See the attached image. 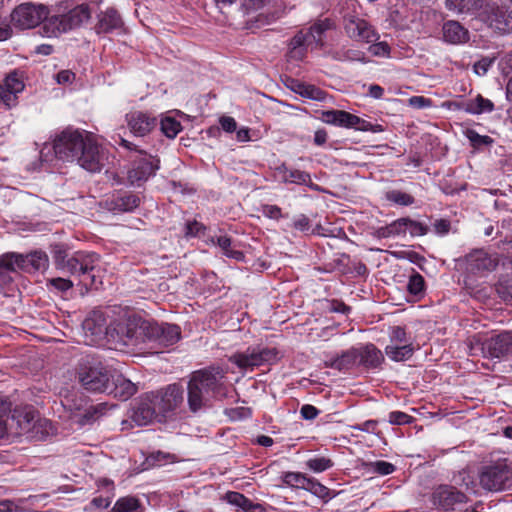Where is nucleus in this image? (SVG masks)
<instances>
[{
  "instance_id": "nucleus-49",
  "label": "nucleus",
  "mask_w": 512,
  "mask_h": 512,
  "mask_svg": "<svg viewBox=\"0 0 512 512\" xmlns=\"http://www.w3.org/2000/svg\"><path fill=\"white\" fill-rule=\"evenodd\" d=\"M389 338H390L389 345H400V344L412 343L410 337L407 336L405 329L400 326H394L390 329Z\"/></svg>"
},
{
  "instance_id": "nucleus-52",
  "label": "nucleus",
  "mask_w": 512,
  "mask_h": 512,
  "mask_svg": "<svg viewBox=\"0 0 512 512\" xmlns=\"http://www.w3.org/2000/svg\"><path fill=\"white\" fill-rule=\"evenodd\" d=\"M403 220L405 222V233L408 231L411 236H423L427 234L428 227L423 223L410 218H403Z\"/></svg>"
},
{
  "instance_id": "nucleus-48",
  "label": "nucleus",
  "mask_w": 512,
  "mask_h": 512,
  "mask_svg": "<svg viewBox=\"0 0 512 512\" xmlns=\"http://www.w3.org/2000/svg\"><path fill=\"white\" fill-rule=\"evenodd\" d=\"M455 483L465 487V489L473 494L477 493V483L474 477L468 471H462L454 479Z\"/></svg>"
},
{
  "instance_id": "nucleus-27",
  "label": "nucleus",
  "mask_w": 512,
  "mask_h": 512,
  "mask_svg": "<svg viewBox=\"0 0 512 512\" xmlns=\"http://www.w3.org/2000/svg\"><path fill=\"white\" fill-rule=\"evenodd\" d=\"M359 351L357 348H351L341 355L331 358L326 361V365L328 367L338 369V370H347L358 364Z\"/></svg>"
},
{
  "instance_id": "nucleus-40",
  "label": "nucleus",
  "mask_w": 512,
  "mask_h": 512,
  "mask_svg": "<svg viewBox=\"0 0 512 512\" xmlns=\"http://www.w3.org/2000/svg\"><path fill=\"white\" fill-rule=\"evenodd\" d=\"M112 512H141V505L139 500L135 497H122L116 501Z\"/></svg>"
},
{
  "instance_id": "nucleus-10",
  "label": "nucleus",
  "mask_w": 512,
  "mask_h": 512,
  "mask_svg": "<svg viewBox=\"0 0 512 512\" xmlns=\"http://www.w3.org/2000/svg\"><path fill=\"white\" fill-rule=\"evenodd\" d=\"M48 15L49 9L44 4L22 3L11 13V23L21 30L32 29L42 23Z\"/></svg>"
},
{
  "instance_id": "nucleus-3",
  "label": "nucleus",
  "mask_w": 512,
  "mask_h": 512,
  "mask_svg": "<svg viewBox=\"0 0 512 512\" xmlns=\"http://www.w3.org/2000/svg\"><path fill=\"white\" fill-rule=\"evenodd\" d=\"M225 372L221 368L198 370L192 373L187 386L190 411L196 413L206 407L211 397L223 396Z\"/></svg>"
},
{
  "instance_id": "nucleus-55",
  "label": "nucleus",
  "mask_w": 512,
  "mask_h": 512,
  "mask_svg": "<svg viewBox=\"0 0 512 512\" xmlns=\"http://www.w3.org/2000/svg\"><path fill=\"white\" fill-rule=\"evenodd\" d=\"M373 44L369 47V52L373 56L377 57H388L390 54V47L386 42H372Z\"/></svg>"
},
{
  "instance_id": "nucleus-15",
  "label": "nucleus",
  "mask_w": 512,
  "mask_h": 512,
  "mask_svg": "<svg viewBox=\"0 0 512 512\" xmlns=\"http://www.w3.org/2000/svg\"><path fill=\"white\" fill-rule=\"evenodd\" d=\"M466 263L469 272L477 275H485L495 270L499 263V258L496 254H490L479 249L466 256Z\"/></svg>"
},
{
  "instance_id": "nucleus-24",
  "label": "nucleus",
  "mask_w": 512,
  "mask_h": 512,
  "mask_svg": "<svg viewBox=\"0 0 512 512\" xmlns=\"http://www.w3.org/2000/svg\"><path fill=\"white\" fill-rule=\"evenodd\" d=\"M442 33L444 41L450 44H462L469 39L468 30L454 20L443 24Z\"/></svg>"
},
{
  "instance_id": "nucleus-37",
  "label": "nucleus",
  "mask_w": 512,
  "mask_h": 512,
  "mask_svg": "<svg viewBox=\"0 0 512 512\" xmlns=\"http://www.w3.org/2000/svg\"><path fill=\"white\" fill-rule=\"evenodd\" d=\"M53 432L54 428L51 421L45 418H40L37 415L34 423V429L29 438L34 440H43L50 434H53Z\"/></svg>"
},
{
  "instance_id": "nucleus-42",
  "label": "nucleus",
  "mask_w": 512,
  "mask_h": 512,
  "mask_svg": "<svg viewBox=\"0 0 512 512\" xmlns=\"http://www.w3.org/2000/svg\"><path fill=\"white\" fill-rule=\"evenodd\" d=\"M333 58L338 61H357L366 63V55L363 51L357 49H340L333 53Z\"/></svg>"
},
{
  "instance_id": "nucleus-47",
  "label": "nucleus",
  "mask_w": 512,
  "mask_h": 512,
  "mask_svg": "<svg viewBox=\"0 0 512 512\" xmlns=\"http://www.w3.org/2000/svg\"><path fill=\"white\" fill-rule=\"evenodd\" d=\"M308 478L299 472H287L283 476V481L289 486L305 489Z\"/></svg>"
},
{
  "instance_id": "nucleus-18",
  "label": "nucleus",
  "mask_w": 512,
  "mask_h": 512,
  "mask_svg": "<svg viewBox=\"0 0 512 512\" xmlns=\"http://www.w3.org/2000/svg\"><path fill=\"white\" fill-rule=\"evenodd\" d=\"M126 122L130 132L137 137L149 134L157 125L156 117L143 111H131L126 114Z\"/></svg>"
},
{
  "instance_id": "nucleus-45",
  "label": "nucleus",
  "mask_w": 512,
  "mask_h": 512,
  "mask_svg": "<svg viewBox=\"0 0 512 512\" xmlns=\"http://www.w3.org/2000/svg\"><path fill=\"white\" fill-rule=\"evenodd\" d=\"M465 136L470 141L474 148H482L484 146H490L494 140L488 135H480L473 129H468L465 132Z\"/></svg>"
},
{
  "instance_id": "nucleus-12",
  "label": "nucleus",
  "mask_w": 512,
  "mask_h": 512,
  "mask_svg": "<svg viewBox=\"0 0 512 512\" xmlns=\"http://www.w3.org/2000/svg\"><path fill=\"white\" fill-rule=\"evenodd\" d=\"M278 359L276 348L249 347L244 352H237L230 356L229 361L240 369H253L264 364L274 363Z\"/></svg>"
},
{
  "instance_id": "nucleus-28",
  "label": "nucleus",
  "mask_w": 512,
  "mask_h": 512,
  "mask_svg": "<svg viewBox=\"0 0 512 512\" xmlns=\"http://www.w3.org/2000/svg\"><path fill=\"white\" fill-rule=\"evenodd\" d=\"M121 17L114 9H108L99 15L96 30L98 33H109L121 28Z\"/></svg>"
},
{
  "instance_id": "nucleus-43",
  "label": "nucleus",
  "mask_w": 512,
  "mask_h": 512,
  "mask_svg": "<svg viewBox=\"0 0 512 512\" xmlns=\"http://www.w3.org/2000/svg\"><path fill=\"white\" fill-rule=\"evenodd\" d=\"M160 128L163 134L168 138H175L181 131L182 126L179 121L171 116H165L160 121Z\"/></svg>"
},
{
  "instance_id": "nucleus-32",
  "label": "nucleus",
  "mask_w": 512,
  "mask_h": 512,
  "mask_svg": "<svg viewBox=\"0 0 512 512\" xmlns=\"http://www.w3.org/2000/svg\"><path fill=\"white\" fill-rule=\"evenodd\" d=\"M385 353L388 358L395 362L406 361L410 359L414 353V347L412 343L400 344V345H387Z\"/></svg>"
},
{
  "instance_id": "nucleus-33",
  "label": "nucleus",
  "mask_w": 512,
  "mask_h": 512,
  "mask_svg": "<svg viewBox=\"0 0 512 512\" xmlns=\"http://www.w3.org/2000/svg\"><path fill=\"white\" fill-rule=\"evenodd\" d=\"M24 271H40L48 267V256L45 252L35 251L24 256Z\"/></svg>"
},
{
  "instance_id": "nucleus-4",
  "label": "nucleus",
  "mask_w": 512,
  "mask_h": 512,
  "mask_svg": "<svg viewBox=\"0 0 512 512\" xmlns=\"http://www.w3.org/2000/svg\"><path fill=\"white\" fill-rule=\"evenodd\" d=\"M473 6L479 10L480 19L490 28L503 34L512 32V0H473Z\"/></svg>"
},
{
  "instance_id": "nucleus-51",
  "label": "nucleus",
  "mask_w": 512,
  "mask_h": 512,
  "mask_svg": "<svg viewBox=\"0 0 512 512\" xmlns=\"http://www.w3.org/2000/svg\"><path fill=\"white\" fill-rule=\"evenodd\" d=\"M387 199L401 206H409L414 203V198L410 194L399 190H392L388 192Z\"/></svg>"
},
{
  "instance_id": "nucleus-56",
  "label": "nucleus",
  "mask_w": 512,
  "mask_h": 512,
  "mask_svg": "<svg viewBox=\"0 0 512 512\" xmlns=\"http://www.w3.org/2000/svg\"><path fill=\"white\" fill-rule=\"evenodd\" d=\"M412 417L401 411L389 413L388 421L393 425H403L411 422Z\"/></svg>"
},
{
  "instance_id": "nucleus-64",
  "label": "nucleus",
  "mask_w": 512,
  "mask_h": 512,
  "mask_svg": "<svg viewBox=\"0 0 512 512\" xmlns=\"http://www.w3.org/2000/svg\"><path fill=\"white\" fill-rule=\"evenodd\" d=\"M219 122L221 128L228 133L234 132L237 128V123L235 119L230 116H222Z\"/></svg>"
},
{
  "instance_id": "nucleus-58",
  "label": "nucleus",
  "mask_w": 512,
  "mask_h": 512,
  "mask_svg": "<svg viewBox=\"0 0 512 512\" xmlns=\"http://www.w3.org/2000/svg\"><path fill=\"white\" fill-rule=\"evenodd\" d=\"M411 107L416 109H424L432 106V100L424 96H412L408 99Z\"/></svg>"
},
{
  "instance_id": "nucleus-7",
  "label": "nucleus",
  "mask_w": 512,
  "mask_h": 512,
  "mask_svg": "<svg viewBox=\"0 0 512 512\" xmlns=\"http://www.w3.org/2000/svg\"><path fill=\"white\" fill-rule=\"evenodd\" d=\"M331 22L328 19L319 20L308 29L300 30L289 43V57L295 60H302L309 47L322 46V36L330 29Z\"/></svg>"
},
{
  "instance_id": "nucleus-25",
  "label": "nucleus",
  "mask_w": 512,
  "mask_h": 512,
  "mask_svg": "<svg viewBox=\"0 0 512 512\" xmlns=\"http://www.w3.org/2000/svg\"><path fill=\"white\" fill-rule=\"evenodd\" d=\"M359 351L358 364L374 369L384 361L382 352L373 344H366L357 348Z\"/></svg>"
},
{
  "instance_id": "nucleus-35",
  "label": "nucleus",
  "mask_w": 512,
  "mask_h": 512,
  "mask_svg": "<svg viewBox=\"0 0 512 512\" xmlns=\"http://www.w3.org/2000/svg\"><path fill=\"white\" fill-rule=\"evenodd\" d=\"M494 110V104L490 99L484 98L478 94L474 98H469V114L480 115L490 113Z\"/></svg>"
},
{
  "instance_id": "nucleus-39",
  "label": "nucleus",
  "mask_w": 512,
  "mask_h": 512,
  "mask_svg": "<svg viewBox=\"0 0 512 512\" xmlns=\"http://www.w3.org/2000/svg\"><path fill=\"white\" fill-rule=\"evenodd\" d=\"M11 405L7 400L0 399V439L6 436H11L10 433V419L9 412Z\"/></svg>"
},
{
  "instance_id": "nucleus-1",
  "label": "nucleus",
  "mask_w": 512,
  "mask_h": 512,
  "mask_svg": "<svg viewBox=\"0 0 512 512\" xmlns=\"http://www.w3.org/2000/svg\"><path fill=\"white\" fill-rule=\"evenodd\" d=\"M106 335L116 345L142 349L147 344H151V348L171 346L179 341L181 330L175 324L156 323L129 315L110 323Z\"/></svg>"
},
{
  "instance_id": "nucleus-63",
  "label": "nucleus",
  "mask_w": 512,
  "mask_h": 512,
  "mask_svg": "<svg viewBox=\"0 0 512 512\" xmlns=\"http://www.w3.org/2000/svg\"><path fill=\"white\" fill-rule=\"evenodd\" d=\"M492 60L488 58H484L474 64V72L479 75L483 76L487 73L488 69L492 65Z\"/></svg>"
},
{
  "instance_id": "nucleus-8",
  "label": "nucleus",
  "mask_w": 512,
  "mask_h": 512,
  "mask_svg": "<svg viewBox=\"0 0 512 512\" xmlns=\"http://www.w3.org/2000/svg\"><path fill=\"white\" fill-rule=\"evenodd\" d=\"M479 485L487 491L512 488V462L498 461L484 466L478 474Z\"/></svg>"
},
{
  "instance_id": "nucleus-11",
  "label": "nucleus",
  "mask_w": 512,
  "mask_h": 512,
  "mask_svg": "<svg viewBox=\"0 0 512 512\" xmlns=\"http://www.w3.org/2000/svg\"><path fill=\"white\" fill-rule=\"evenodd\" d=\"M148 394L159 415V422L169 417L183 402V389L178 384Z\"/></svg>"
},
{
  "instance_id": "nucleus-62",
  "label": "nucleus",
  "mask_w": 512,
  "mask_h": 512,
  "mask_svg": "<svg viewBox=\"0 0 512 512\" xmlns=\"http://www.w3.org/2000/svg\"><path fill=\"white\" fill-rule=\"evenodd\" d=\"M300 414L306 420H313L318 416L319 410L313 405L306 404L301 407Z\"/></svg>"
},
{
  "instance_id": "nucleus-53",
  "label": "nucleus",
  "mask_w": 512,
  "mask_h": 512,
  "mask_svg": "<svg viewBox=\"0 0 512 512\" xmlns=\"http://www.w3.org/2000/svg\"><path fill=\"white\" fill-rule=\"evenodd\" d=\"M319 498H325L329 494V490L326 486L322 485L313 478H308L305 489Z\"/></svg>"
},
{
  "instance_id": "nucleus-46",
  "label": "nucleus",
  "mask_w": 512,
  "mask_h": 512,
  "mask_svg": "<svg viewBox=\"0 0 512 512\" xmlns=\"http://www.w3.org/2000/svg\"><path fill=\"white\" fill-rule=\"evenodd\" d=\"M367 470L370 473H375L381 476L392 474L395 471V466L387 461L378 460L367 464Z\"/></svg>"
},
{
  "instance_id": "nucleus-9",
  "label": "nucleus",
  "mask_w": 512,
  "mask_h": 512,
  "mask_svg": "<svg viewBox=\"0 0 512 512\" xmlns=\"http://www.w3.org/2000/svg\"><path fill=\"white\" fill-rule=\"evenodd\" d=\"M78 378L86 390L106 392L109 389V370L99 361L87 360L81 363Z\"/></svg>"
},
{
  "instance_id": "nucleus-16",
  "label": "nucleus",
  "mask_w": 512,
  "mask_h": 512,
  "mask_svg": "<svg viewBox=\"0 0 512 512\" xmlns=\"http://www.w3.org/2000/svg\"><path fill=\"white\" fill-rule=\"evenodd\" d=\"M25 88L24 81L18 72L13 71L0 84V105L10 109L17 104L18 94Z\"/></svg>"
},
{
  "instance_id": "nucleus-21",
  "label": "nucleus",
  "mask_w": 512,
  "mask_h": 512,
  "mask_svg": "<svg viewBox=\"0 0 512 512\" xmlns=\"http://www.w3.org/2000/svg\"><path fill=\"white\" fill-rule=\"evenodd\" d=\"M336 126L347 129H356L362 132L373 133H379L384 130L383 126L380 124H372L358 117L357 115L351 114L344 110L338 111Z\"/></svg>"
},
{
  "instance_id": "nucleus-34",
  "label": "nucleus",
  "mask_w": 512,
  "mask_h": 512,
  "mask_svg": "<svg viewBox=\"0 0 512 512\" xmlns=\"http://www.w3.org/2000/svg\"><path fill=\"white\" fill-rule=\"evenodd\" d=\"M375 235L379 238H390L405 235V222L403 218H399L386 226L379 227L376 229Z\"/></svg>"
},
{
  "instance_id": "nucleus-19",
  "label": "nucleus",
  "mask_w": 512,
  "mask_h": 512,
  "mask_svg": "<svg viewBox=\"0 0 512 512\" xmlns=\"http://www.w3.org/2000/svg\"><path fill=\"white\" fill-rule=\"evenodd\" d=\"M130 417L138 426L148 425L155 420L159 422V415L148 393L139 398Z\"/></svg>"
},
{
  "instance_id": "nucleus-26",
  "label": "nucleus",
  "mask_w": 512,
  "mask_h": 512,
  "mask_svg": "<svg viewBox=\"0 0 512 512\" xmlns=\"http://www.w3.org/2000/svg\"><path fill=\"white\" fill-rule=\"evenodd\" d=\"M68 30L69 23L64 15L47 16L43 21L42 35L45 37H57Z\"/></svg>"
},
{
  "instance_id": "nucleus-30",
  "label": "nucleus",
  "mask_w": 512,
  "mask_h": 512,
  "mask_svg": "<svg viewBox=\"0 0 512 512\" xmlns=\"http://www.w3.org/2000/svg\"><path fill=\"white\" fill-rule=\"evenodd\" d=\"M140 204V198L134 194H119L110 202V209L114 212H131Z\"/></svg>"
},
{
  "instance_id": "nucleus-13",
  "label": "nucleus",
  "mask_w": 512,
  "mask_h": 512,
  "mask_svg": "<svg viewBox=\"0 0 512 512\" xmlns=\"http://www.w3.org/2000/svg\"><path fill=\"white\" fill-rule=\"evenodd\" d=\"M243 8L247 14L257 13L255 19L271 23L280 19L285 13L281 0H244Z\"/></svg>"
},
{
  "instance_id": "nucleus-6",
  "label": "nucleus",
  "mask_w": 512,
  "mask_h": 512,
  "mask_svg": "<svg viewBox=\"0 0 512 512\" xmlns=\"http://www.w3.org/2000/svg\"><path fill=\"white\" fill-rule=\"evenodd\" d=\"M470 354L486 358H501L512 354V332H502L483 339L474 335L469 340Z\"/></svg>"
},
{
  "instance_id": "nucleus-2",
  "label": "nucleus",
  "mask_w": 512,
  "mask_h": 512,
  "mask_svg": "<svg viewBox=\"0 0 512 512\" xmlns=\"http://www.w3.org/2000/svg\"><path fill=\"white\" fill-rule=\"evenodd\" d=\"M53 149L55 157L67 162L76 161L79 166L89 172H100L104 167L105 157L100 151L94 137L86 132L77 129L67 128L57 134L52 144L45 145L41 150V157L45 156L44 151Z\"/></svg>"
},
{
  "instance_id": "nucleus-44",
  "label": "nucleus",
  "mask_w": 512,
  "mask_h": 512,
  "mask_svg": "<svg viewBox=\"0 0 512 512\" xmlns=\"http://www.w3.org/2000/svg\"><path fill=\"white\" fill-rule=\"evenodd\" d=\"M306 466L316 473L324 472L333 466V461L324 456H317L307 460Z\"/></svg>"
},
{
  "instance_id": "nucleus-17",
  "label": "nucleus",
  "mask_w": 512,
  "mask_h": 512,
  "mask_svg": "<svg viewBox=\"0 0 512 512\" xmlns=\"http://www.w3.org/2000/svg\"><path fill=\"white\" fill-rule=\"evenodd\" d=\"M37 415L38 414L31 407L15 410L10 419L11 436L26 435L27 438H29L34 429Z\"/></svg>"
},
{
  "instance_id": "nucleus-36",
  "label": "nucleus",
  "mask_w": 512,
  "mask_h": 512,
  "mask_svg": "<svg viewBox=\"0 0 512 512\" xmlns=\"http://www.w3.org/2000/svg\"><path fill=\"white\" fill-rule=\"evenodd\" d=\"M292 89L294 92L304 98L311 100L322 101L324 99V92L314 85L305 84L302 82H294Z\"/></svg>"
},
{
  "instance_id": "nucleus-50",
  "label": "nucleus",
  "mask_w": 512,
  "mask_h": 512,
  "mask_svg": "<svg viewBox=\"0 0 512 512\" xmlns=\"http://www.w3.org/2000/svg\"><path fill=\"white\" fill-rule=\"evenodd\" d=\"M425 287L424 278L419 273H414L410 276L407 290L410 294L419 296L423 294Z\"/></svg>"
},
{
  "instance_id": "nucleus-54",
  "label": "nucleus",
  "mask_w": 512,
  "mask_h": 512,
  "mask_svg": "<svg viewBox=\"0 0 512 512\" xmlns=\"http://www.w3.org/2000/svg\"><path fill=\"white\" fill-rule=\"evenodd\" d=\"M470 2V0H446L445 7L449 11L463 13L469 9Z\"/></svg>"
},
{
  "instance_id": "nucleus-5",
  "label": "nucleus",
  "mask_w": 512,
  "mask_h": 512,
  "mask_svg": "<svg viewBox=\"0 0 512 512\" xmlns=\"http://www.w3.org/2000/svg\"><path fill=\"white\" fill-rule=\"evenodd\" d=\"M99 262V256L96 253L78 251L71 256L56 257V267L64 273L74 277H85L92 272ZM79 284H83L86 289L95 285V276L90 277V281L80 279Z\"/></svg>"
},
{
  "instance_id": "nucleus-41",
  "label": "nucleus",
  "mask_w": 512,
  "mask_h": 512,
  "mask_svg": "<svg viewBox=\"0 0 512 512\" xmlns=\"http://www.w3.org/2000/svg\"><path fill=\"white\" fill-rule=\"evenodd\" d=\"M213 243H215L214 238L211 239ZM216 244L220 247L223 254L229 258H233L237 261L244 259V254L232 248L231 239L227 236H218L216 238Z\"/></svg>"
},
{
  "instance_id": "nucleus-31",
  "label": "nucleus",
  "mask_w": 512,
  "mask_h": 512,
  "mask_svg": "<svg viewBox=\"0 0 512 512\" xmlns=\"http://www.w3.org/2000/svg\"><path fill=\"white\" fill-rule=\"evenodd\" d=\"M65 16L70 30L86 23L91 17V10L87 4H81L71 9Z\"/></svg>"
},
{
  "instance_id": "nucleus-61",
  "label": "nucleus",
  "mask_w": 512,
  "mask_h": 512,
  "mask_svg": "<svg viewBox=\"0 0 512 512\" xmlns=\"http://www.w3.org/2000/svg\"><path fill=\"white\" fill-rule=\"evenodd\" d=\"M339 110H326L320 114V120L326 124L336 126Z\"/></svg>"
},
{
  "instance_id": "nucleus-23",
  "label": "nucleus",
  "mask_w": 512,
  "mask_h": 512,
  "mask_svg": "<svg viewBox=\"0 0 512 512\" xmlns=\"http://www.w3.org/2000/svg\"><path fill=\"white\" fill-rule=\"evenodd\" d=\"M275 175L283 183H293L305 186L313 185L309 173L298 169H289L285 164H282L275 169Z\"/></svg>"
},
{
  "instance_id": "nucleus-57",
  "label": "nucleus",
  "mask_w": 512,
  "mask_h": 512,
  "mask_svg": "<svg viewBox=\"0 0 512 512\" xmlns=\"http://www.w3.org/2000/svg\"><path fill=\"white\" fill-rule=\"evenodd\" d=\"M49 285L58 291L65 292L73 287V282L69 279L57 277L49 279Z\"/></svg>"
},
{
  "instance_id": "nucleus-14",
  "label": "nucleus",
  "mask_w": 512,
  "mask_h": 512,
  "mask_svg": "<svg viewBox=\"0 0 512 512\" xmlns=\"http://www.w3.org/2000/svg\"><path fill=\"white\" fill-rule=\"evenodd\" d=\"M140 158L134 161L128 171V180L132 185L140 186L147 181L159 168V160L152 155L139 151Z\"/></svg>"
},
{
  "instance_id": "nucleus-59",
  "label": "nucleus",
  "mask_w": 512,
  "mask_h": 512,
  "mask_svg": "<svg viewBox=\"0 0 512 512\" xmlns=\"http://www.w3.org/2000/svg\"><path fill=\"white\" fill-rule=\"evenodd\" d=\"M55 80L60 85H70L75 80V73L71 70H61L56 74Z\"/></svg>"
},
{
  "instance_id": "nucleus-38",
  "label": "nucleus",
  "mask_w": 512,
  "mask_h": 512,
  "mask_svg": "<svg viewBox=\"0 0 512 512\" xmlns=\"http://www.w3.org/2000/svg\"><path fill=\"white\" fill-rule=\"evenodd\" d=\"M24 266V255L22 254L8 253L0 257V267L6 270H24Z\"/></svg>"
},
{
  "instance_id": "nucleus-20",
  "label": "nucleus",
  "mask_w": 512,
  "mask_h": 512,
  "mask_svg": "<svg viewBox=\"0 0 512 512\" xmlns=\"http://www.w3.org/2000/svg\"><path fill=\"white\" fill-rule=\"evenodd\" d=\"M345 30L348 36L356 41L365 43L376 42L379 39L378 33L364 19L351 18L345 23Z\"/></svg>"
},
{
  "instance_id": "nucleus-29",
  "label": "nucleus",
  "mask_w": 512,
  "mask_h": 512,
  "mask_svg": "<svg viewBox=\"0 0 512 512\" xmlns=\"http://www.w3.org/2000/svg\"><path fill=\"white\" fill-rule=\"evenodd\" d=\"M106 392L113 393L121 400H127L136 393V386L130 380L118 375L113 379V387L109 384V389Z\"/></svg>"
},
{
  "instance_id": "nucleus-60",
  "label": "nucleus",
  "mask_w": 512,
  "mask_h": 512,
  "mask_svg": "<svg viewBox=\"0 0 512 512\" xmlns=\"http://www.w3.org/2000/svg\"><path fill=\"white\" fill-rule=\"evenodd\" d=\"M448 108L456 111H464L469 114V99L460 97L447 103Z\"/></svg>"
},
{
  "instance_id": "nucleus-22",
  "label": "nucleus",
  "mask_w": 512,
  "mask_h": 512,
  "mask_svg": "<svg viewBox=\"0 0 512 512\" xmlns=\"http://www.w3.org/2000/svg\"><path fill=\"white\" fill-rule=\"evenodd\" d=\"M434 502L445 510L454 509L466 501L464 493L452 486H440L434 493Z\"/></svg>"
}]
</instances>
